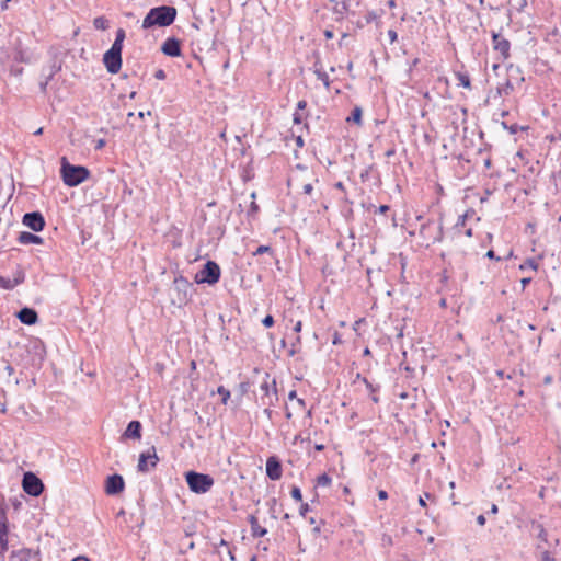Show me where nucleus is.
Masks as SVG:
<instances>
[{
  "label": "nucleus",
  "instance_id": "obj_1",
  "mask_svg": "<svg viewBox=\"0 0 561 561\" xmlns=\"http://www.w3.org/2000/svg\"><path fill=\"white\" fill-rule=\"evenodd\" d=\"M176 18V9L174 7L161 5L149 10L142 21L141 27L148 30L154 26L165 27L171 25Z\"/></svg>",
  "mask_w": 561,
  "mask_h": 561
},
{
  "label": "nucleus",
  "instance_id": "obj_2",
  "mask_svg": "<svg viewBox=\"0 0 561 561\" xmlns=\"http://www.w3.org/2000/svg\"><path fill=\"white\" fill-rule=\"evenodd\" d=\"M61 174L66 185L77 186L88 179L89 171L84 167L71 165L66 158H62Z\"/></svg>",
  "mask_w": 561,
  "mask_h": 561
},
{
  "label": "nucleus",
  "instance_id": "obj_3",
  "mask_svg": "<svg viewBox=\"0 0 561 561\" xmlns=\"http://www.w3.org/2000/svg\"><path fill=\"white\" fill-rule=\"evenodd\" d=\"M187 485L194 493H206L214 485V479L209 474L188 471L185 474Z\"/></svg>",
  "mask_w": 561,
  "mask_h": 561
},
{
  "label": "nucleus",
  "instance_id": "obj_4",
  "mask_svg": "<svg viewBox=\"0 0 561 561\" xmlns=\"http://www.w3.org/2000/svg\"><path fill=\"white\" fill-rule=\"evenodd\" d=\"M260 389L263 392L261 396L262 405L266 407L264 412L271 416L270 407L274 405V403L278 400L276 381L270 378V375L266 374L264 380L260 385Z\"/></svg>",
  "mask_w": 561,
  "mask_h": 561
},
{
  "label": "nucleus",
  "instance_id": "obj_5",
  "mask_svg": "<svg viewBox=\"0 0 561 561\" xmlns=\"http://www.w3.org/2000/svg\"><path fill=\"white\" fill-rule=\"evenodd\" d=\"M220 277V268L219 265L214 261H208L204 267L196 273L195 282L215 284L219 280Z\"/></svg>",
  "mask_w": 561,
  "mask_h": 561
},
{
  "label": "nucleus",
  "instance_id": "obj_6",
  "mask_svg": "<svg viewBox=\"0 0 561 561\" xmlns=\"http://www.w3.org/2000/svg\"><path fill=\"white\" fill-rule=\"evenodd\" d=\"M25 493L32 496H39L44 490L42 480L33 472H25L22 480Z\"/></svg>",
  "mask_w": 561,
  "mask_h": 561
},
{
  "label": "nucleus",
  "instance_id": "obj_7",
  "mask_svg": "<svg viewBox=\"0 0 561 561\" xmlns=\"http://www.w3.org/2000/svg\"><path fill=\"white\" fill-rule=\"evenodd\" d=\"M103 62L110 73H117L122 67V49L111 47L103 56Z\"/></svg>",
  "mask_w": 561,
  "mask_h": 561
},
{
  "label": "nucleus",
  "instance_id": "obj_8",
  "mask_svg": "<svg viewBox=\"0 0 561 561\" xmlns=\"http://www.w3.org/2000/svg\"><path fill=\"white\" fill-rule=\"evenodd\" d=\"M22 222L24 226L28 227L31 230H33L35 232L42 231L45 226L44 217L38 211L25 214L23 216Z\"/></svg>",
  "mask_w": 561,
  "mask_h": 561
},
{
  "label": "nucleus",
  "instance_id": "obj_9",
  "mask_svg": "<svg viewBox=\"0 0 561 561\" xmlns=\"http://www.w3.org/2000/svg\"><path fill=\"white\" fill-rule=\"evenodd\" d=\"M158 462V456L156 454V448L152 447L147 453H142L139 457L138 461V470L146 472L149 470V467L154 468Z\"/></svg>",
  "mask_w": 561,
  "mask_h": 561
},
{
  "label": "nucleus",
  "instance_id": "obj_10",
  "mask_svg": "<svg viewBox=\"0 0 561 561\" xmlns=\"http://www.w3.org/2000/svg\"><path fill=\"white\" fill-rule=\"evenodd\" d=\"M124 485L123 477L119 474H113L106 479L105 491L110 495H115L124 490Z\"/></svg>",
  "mask_w": 561,
  "mask_h": 561
},
{
  "label": "nucleus",
  "instance_id": "obj_11",
  "mask_svg": "<svg viewBox=\"0 0 561 561\" xmlns=\"http://www.w3.org/2000/svg\"><path fill=\"white\" fill-rule=\"evenodd\" d=\"M266 474L271 480H279L282 478V465L277 457L271 456L266 460Z\"/></svg>",
  "mask_w": 561,
  "mask_h": 561
},
{
  "label": "nucleus",
  "instance_id": "obj_12",
  "mask_svg": "<svg viewBox=\"0 0 561 561\" xmlns=\"http://www.w3.org/2000/svg\"><path fill=\"white\" fill-rule=\"evenodd\" d=\"M492 39H493V48L496 51H499L504 59L508 58L510 47H511L510 42L496 33H493Z\"/></svg>",
  "mask_w": 561,
  "mask_h": 561
},
{
  "label": "nucleus",
  "instance_id": "obj_13",
  "mask_svg": "<svg viewBox=\"0 0 561 561\" xmlns=\"http://www.w3.org/2000/svg\"><path fill=\"white\" fill-rule=\"evenodd\" d=\"M161 50L164 55L170 57H179L181 55L180 41L170 37L161 46Z\"/></svg>",
  "mask_w": 561,
  "mask_h": 561
},
{
  "label": "nucleus",
  "instance_id": "obj_14",
  "mask_svg": "<svg viewBox=\"0 0 561 561\" xmlns=\"http://www.w3.org/2000/svg\"><path fill=\"white\" fill-rule=\"evenodd\" d=\"M332 12L336 15L337 20H342L350 11L348 0H330Z\"/></svg>",
  "mask_w": 561,
  "mask_h": 561
},
{
  "label": "nucleus",
  "instance_id": "obj_15",
  "mask_svg": "<svg viewBox=\"0 0 561 561\" xmlns=\"http://www.w3.org/2000/svg\"><path fill=\"white\" fill-rule=\"evenodd\" d=\"M19 320L27 325L35 324L37 322V313L34 309L31 308H23L18 313Z\"/></svg>",
  "mask_w": 561,
  "mask_h": 561
},
{
  "label": "nucleus",
  "instance_id": "obj_16",
  "mask_svg": "<svg viewBox=\"0 0 561 561\" xmlns=\"http://www.w3.org/2000/svg\"><path fill=\"white\" fill-rule=\"evenodd\" d=\"M140 431H141L140 422L139 421H131L128 424L124 435L126 437H128V438L140 439V437H141Z\"/></svg>",
  "mask_w": 561,
  "mask_h": 561
},
{
  "label": "nucleus",
  "instance_id": "obj_17",
  "mask_svg": "<svg viewBox=\"0 0 561 561\" xmlns=\"http://www.w3.org/2000/svg\"><path fill=\"white\" fill-rule=\"evenodd\" d=\"M249 523L251 526V534L253 537H263L264 535L267 534V529L260 526L259 520L254 515L249 516Z\"/></svg>",
  "mask_w": 561,
  "mask_h": 561
},
{
  "label": "nucleus",
  "instance_id": "obj_18",
  "mask_svg": "<svg viewBox=\"0 0 561 561\" xmlns=\"http://www.w3.org/2000/svg\"><path fill=\"white\" fill-rule=\"evenodd\" d=\"M18 240L21 244H39L43 242V239L41 237L26 231L21 232Z\"/></svg>",
  "mask_w": 561,
  "mask_h": 561
},
{
  "label": "nucleus",
  "instance_id": "obj_19",
  "mask_svg": "<svg viewBox=\"0 0 561 561\" xmlns=\"http://www.w3.org/2000/svg\"><path fill=\"white\" fill-rule=\"evenodd\" d=\"M313 67H314V75L317 76V78L323 82L325 88H329L330 80H329L328 73L325 71H323L322 67L320 66V64L318 61L314 64Z\"/></svg>",
  "mask_w": 561,
  "mask_h": 561
},
{
  "label": "nucleus",
  "instance_id": "obj_20",
  "mask_svg": "<svg viewBox=\"0 0 561 561\" xmlns=\"http://www.w3.org/2000/svg\"><path fill=\"white\" fill-rule=\"evenodd\" d=\"M513 91H514V84H513L511 78H508L507 81L504 84H502L501 87H499V89H497L499 94L505 95V96L510 95Z\"/></svg>",
  "mask_w": 561,
  "mask_h": 561
},
{
  "label": "nucleus",
  "instance_id": "obj_21",
  "mask_svg": "<svg viewBox=\"0 0 561 561\" xmlns=\"http://www.w3.org/2000/svg\"><path fill=\"white\" fill-rule=\"evenodd\" d=\"M362 108L356 106L354 107V110L352 111V114L351 116L347 117V122H353L357 125H360L362 124Z\"/></svg>",
  "mask_w": 561,
  "mask_h": 561
},
{
  "label": "nucleus",
  "instance_id": "obj_22",
  "mask_svg": "<svg viewBox=\"0 0 561 561\" xmlns=\"http://www.w3.org/2000/svg\"><path fill=\"white\" fill-rule=\"evenodd\" d=\"M125 36H126L125 31L123 28H118L116 31V37H115V41H114L112 47L123 49V42L125 39Z\"/></svg>",
  "mask_w": 561,
  "mask_h": 561
},
{
  "label": "nucleus",
  "instance_id": "obj_23",
  "mask_svg": "<svg viewBox=\"0 0 561 561\" xmlns=\"http://www.w3.org/2000/svg\"><path fill=\"white\" fill-rule=\"evenodd\" d=\"M93 25L96 30H106L108 27V21L104 16H98L93 20Z\"/></svg>",
  "mask_w": 561,
  "mask_h": 561
},
{
  "label": "nucleus",
  "instance_id": "obj_24",
  "mask_svg": "<svg viewBox=\"0 0 561 561\" xmlns=\"http://www.w3.org/2000/svg\"><path fill=\"white\" fill-rule=\"evenodd\" d=\"M0 287L3 289H13L15 287V283L13 278L0 276Z\"/></svg>",
  "mask_w": 561,
  "mask_h": 561
},
{
  "label": "nucleus",
  "instance_id": "obj_25",
  "mask_svg": "<svg viewBox=\"0 0 561 561\" xmlns=\"http://www.w3.org/2000/svg\"><path fill=\"white\" fill-rule=\"evenodd\" d=\"M332 482V479L327 474L323 473L317 478V485L318 486H329Z\"/></svg>",
  "mask_w": 561,
  "mask_h": 561
},
{
  "label": "nucleus",
  "instance_id": "obj_26",
  "mask_svg": "<svg viewBox=\"0 0 561 561\" xmlns=\"http://www.w3.org/2000/svg\"><path fill=\"white\" fill-rule=\"evenodd\" d=\"M9 534V525L8 518L5 520L0 522V537L2 540H8L7 536Z\"/></svg>",
  "mask_w": 561,
  "mask_h": 561
},
{
  "label": "nucleus",
  "instance_id": "obj_27",
  "mask_svg": "<svg viewBox=\"0 0 561 561\" xmlns=\"http://www.w3.org/2000/svg\"><path fill=\"white\" fill-rule=\"evenodd\" d=\"M535 527L538 531V538L547 543L548 542L547 531L543 528V526L541 524H537Z\"/></svg>",
  "mask_w": 561,
  "mask_h": 561
},
{
  "label": "nucleus",
  "instance_id": "obj_28",
  "mask_svg": "<svg viewBox=\"0 0 561 561\" xmlns=\"http://www.w3.org/2000/svg\"><path fill=\"white\" fill-rule=\"evenodd\" d=\"M457 78L462 87L468 88V89L471 87L470 79L467 75L459 72V73H457Z\"/></svg>",
  "mask_w": 561,
  "mask_h": 561
},
{
  "label": "nucleus",
  "instance_id": "obj_29",
  "mask_svg": "<svg viewBox=\"0 0 561 561\" xmlns=\"http://www.w3.org/2000/svg\"><path fill=\"white\" fill-rule=\"evenodd\" d=\"M217 392L222 397V403L226 404L228 399L230 398V391L227 390L224 386H220L218 387Z\"/></svg>",
  "mask_w": 561,
  "mask_h": 561
},
{
  "label": "nucleus",
  "instance_id": "obj_30",
  "mask_svg": "<svg viewBox=\"0 0 561 561\" xmlns=\"http://www.w3.org/2000/svg\"><path fill=\"white\" fill-rule=\"evenodd\" d=\"M537 267H538L537 263L531 259L527 260L519 266L520 270L531 268L534 271H536Z\"/></svg>",
  "mask_w": 561,
  "mask_h": 561
},
{
  "label": "nucleus",
  "instance_id": "obj_31",
  "mask_svg": "<svg viewBox=\"0 0 561 561\" xmlns=\"http://www.w3.org/2000/svg\"><path fill=\"white\" fill-rule=\"evenodd\" d=\"M290 494H291V497L294 500H296L297 502H301L302 501V494H301V491H300V489L298 486H294L291 489Z\"/></svg>",
  "mask_w": 561,
  "mask_h": 561
},
{
  "label": "nucleus",
  "instance_id": "obj_32",
  "mask_svg": "<svg viewBox=\"0 0 561 561\" xmlns=\"http://www.w3.org/2000/svg\"><path fill=\"white\" fill-rule=\"evenodd\" d=\"M502 126L504 129L508 130L511 135H515L519 130V126L516 124L507 125L505 122H502Z\"/></svg>",
  "mask_w": 561,
  "mask_h": 561
},
{
  "label": "nucleus",
  "instance_id": "obj_33",
  "mask_svg": "<svg viewBox=\"0 0 561 561\" xmlns=\"http://www.w3.org/2000/svg\"><path fill=\"white\" fill-rule=\"evenodd\" d=\"M13 280L15 283V286L21 284L23 280H24V272L22 270H18L15 273H14V277H13Z\"/></svg>",
  "mask_w": 561,
  "mask_h": 561
},
{
  "label": "nucleus",
  "instance_id": "obj_34",
  "mask_svg": "<svg viewBox=\"0 0 561 561\" xmlns=\"http://www.w3.org/2000/svg\"><path fill=\"white\" fill-rule=\"evenodd\" d=\"M262 323L266 328H271L274 324V318L271 314H267L263 320Z\"/></svg>",
  "mask_w": 561,
  "mask_h": 561
},
{
  "label": "nucleus",
  "instance_id": "obj_35",
  "mask_svg": "<svg viewBox=\"0 0 561 561\" xmlns=\"http://www.w3.org/2000/svg\"><path fill=\"white\" fill-rule=\"evenodd\" d=\"M296 411H302L305 409V401L302 399H296V403L293 407Z\"/></svg>",
  "mask_w": 561,
  "mask_h": 561
},
{
  "label": "nucleus",
  "instance_id": "obj_36",
  "mask_svg": "<svg viewBox=\"0 0 561 561\" xmlns=\"http://www.w3.org/2000/svg\"><path fill=\"white\" fill-rule=\"evenodd\" d=\"M301 188H302V193L307 194V195H310L313 191V186L311 183L304 184Z\"/></svg>",
  "mask_w": 561,
  "mask_h": 561
},
{
  "label": "nucleus",
  "instance_id": "obj_37",
  "mask_svg": "<svg viewBox=\"0 0 561 561\" xmlns=\"http://www.w3.org/2000/svg\"><path fill=\"white\" fill-rule=\"evenodd\" d=\"M271 251V248L267 245H260L256 251L253 253L254 255L263 254L265 252Z\"/></svg>",
  "mask_w": 561,
  "mask_h": 561
},
{
  "label": "nucleus",
  "instance_id": "obj_38",
  "mask_svg": "<svg viewBox=\"0 0 561 561\" xmlns=\"http://www.w3.org/2000/svg\"><path fill=\"white\" fill-rule=\"evenodd\" d=\"M541 561H554V558L550 554L549 551H543L541 553Z\"/></svg>",
  "mask_w": 561,
  "mask_h": 561
},
{
  "label": "nucleus",
  "instance_id": "obj_39",
  "mask_svg": "<svg viewBox=\"0 0 561 561\" xmlns=\"http://www.w3.org/2000/svg\"><path fill=\"white\" fill-rule=\"evenodd\" d=\"M388 36H389V39H390L391 44H393L398 39V34L393 30H389L388 31Z\"/></svg>",
  "mask_w": 561,
  "mask_h": 561
},
{
  "label": "nucleus",
  "instance_id": "obj_40",
  "mask_svg": "<svg viewBox=\"0 0 561 561\" xmlns=\"http://www.w3.org/2000/svg\"><path fill=\"white\" fill-rule=\"evenodd\" d=\"M302 121H304V115L300 112L297 111L294 114V123L295 124H300Z\"/></svg>",
  "mask_w": 561,
  "mask_h": 561
},
{
  "label": "nucleus",
  "instance_id": "obj_41",
  "mask_svg": "<svg viewBox=\"0 0 561 561\" xmlns=\"http://www.w3.org/2000/svg\"><path fill=\"white\" fill-rule=\"evenodd\" d=\"M105 146V140L104 139H98L95 141V150H101L103 147Z\"/></svg>",
  "mask_w": 561,
  "mask_h": 561
},
{
  "label": "nucleus",
  "instance_id": "obj_42",
  "mask_svg": "<svg viewBox=\"0 0 561 561\" xmlns=\"http://www.w3.org/2000/svg\"><path fill=\"white\" fill-rule=\"evenodd\" d=\"M154 77L159 80L165 79V72L162 69L156 71Z\"/></svg>",
  "mask_w": 561,
  "mask_h": 561
},
{
  "label": "nucleus",
  "instance_id": "obj_43",
  "mask_svg": "<svg viewBox=\"0 0 561 561\" xmlns=\"http://www.w3.org/2000/svg\"><path fill=\"white\" fill-rule=\"evenodd\" d=\"M308 511H309V505L308 504H302L300 506L299 513H300V515L305 516Z\"/></svg>",
  "mask_w": 561,
  "mask_h": 561
},
{
  "label": "nucleus",
  "instance_id": "obj_44",
  "mask_svg": "<svg viewBox=\"0 0 561 561\" xmlns=\"http://www.w3.org/2000/svg\"><path fill=\"white\" fill-rule=\"evenodd\" d=\"M378 497H379V500H387L388 493L385 490H380V491H378Z\"/></svg>",
  "mask_w": 561,
  "mask_h": 561
},
{
  "label": "nucleus",
  "instance_id": "obj_45",
  "mask_svg": "<svg viewBox=\"0 0 561 561\" xmlns=\"http://www.w3.org/2000/svg\"><path fill=\"white\" fill-rule=\"evenodd\" d=\"M477 523L480 525V526H483L485 524V517L484 515H479L477 517Z\"/></svg>",
  "mask_w": 561,
  "mask_h": 561
},
{
  "label": "nucleus",
  "instance_id": "obj_46",
  "mask_svg": "<svg viewBox=\"0 0 561 561\" xmlns=\"http://www.w3.org/2000/svg\"><path fill=\"white\" fill-rule=\"evenodd\" d=\"M531 278L530 277H525L520 280V284H522V287L523 289L530 283Z\"/></svg>",
  "mask_w": 561,
  "mask_h": 561
},
{
  "label": "nucleus",
  "instance_id": "obj_47",
  "mask_svg": "<svg viewBox=\"0 0 561 561\" xmlns=\"http://www.w3.org/2000/svg\"><path fill=\"white\" fill-rule=\"evenodd\" d=\"M306 106H307V102H306V101H304V100H301V101H299V102H298V104H297V110H305V108H306Z\"/></svg>",
  "mask_w": 561,
  "mask_h": 561
},
{
  "label": "nucleus",
  "instance_id": "obj_48",
  "mask_svg": "<svg viewBox=\"0 0 561 561\" xmlns=\"http://www.w3.org/2000/svg\"><path fill=\"white\" fill-rule=\"evenodd\" d=\"M301 328H302L301 321H297L295 327H294V331L299 333L301 331Z\"/></svg>",
  "mask_w": 561,
  "mask_h": 561
},
{
  "label": "nucleus",
  "instance_id": "obj_49",
  "mask_svg": "<svg viewBox=\"0 0 561 561\" xmlns=\"http://www.w3.org/2000/svg\"><path fill=\"white\" fill-rule=\"evenodd\" d=\"M71 561H89V559L84 556H78L73 558Z\"/></svg>",
  "mask_w": 561,
  "mask_h": 561
},
{
  "label": "nucleus",
  "instance_id": "obj_50",
  "mask_svg": "<svg viewBox=\"0 0 561 561\" xmlns=\"http://www.w3.org/2000/svg\"><path fill=\"white\" fill-rule=\"evenodd\" d=\"M288 399H289L290 401L298 399V398H297V396H296V391H295V390H293V391H290V392H289V394H288Z\"/></svg>",
  "mask_w": 561,
  "mask_h": 561
},
{
  "label": "nucleus",
  "instance_id": "obj_51",
  "mask_svg": "<svg viewBox=\"0 0 561 561\" xmlns=\"http://www.w3.org/2000/svg\"><path fill=\"white\" fill-rule=\"evenodd\" d=\"M5 519H7V514H5L4 510H2L0 507V522L5 520Z\"/></svg>",
  "mask_w": 561,
  "mask_h": 561
},
{
  "label": "nucleus",
  "instance_id": "obj_52",
  "mask_svg": "<svg viewBox=\"0 0 561 561\" xmlns=\"http://www.w3.org/2000/svg\"><path fill=\"white\" fill-rule=\"evenodd\" d=\"M11 0H3V2L1 3V9L2 10H7L8 9V3L10 2Z\"/></svg>",
  "mask_w": 561,
  "mask_h": 561
},
{
  "label": "nucleus",
  "instance_id": "obj_53",
  "mask_svg": "<svg viewBox=\"0 0 561 561\" xmlns=\"http://www.w3.org/2000/svg\"><path fill=\"white\" fill-rule=\"evenodd\" d=\"M388 209H389V206H387V205H381L379 207V211L382 213V214L386 213Z\"/></svg>",
  "mask_w": 561,
  "mask_h": 561
},
{
  "label": "nucleus",
  "instance_id": "obj_54",
  "mask_svg": "<svg viewBox=\"0 0 561 561\" xmlns=\"http://www.w3.org/2000/svg\"><path fill=\"white\" fill-rule=\"evenodd\" d=\"M419 504H420L421 506H423V507H425V506H426V502H425V500H424V497H423V496H420V497H419Z\"/></svg>",
  "mask_w": 561,
  "mask_h": 561
},
{
  "label": "nucleus",
  "instance_id": "obj_55",
  "mask_svg": "<svg viewBox=\"0 0 561 561\" xmlns=\"http://www.w3.org/2000/svg\"><path fill=\"white\" fill-rule=\"evenodd\" d=\"M175 284L180 285V284H184V285H187V282L184 279V278H179V279H175Z\"/></svg>",
  "mask_w": 561,
  "mask_h": 561
},
{
  "label": "nucleus",
  "instance_id": "obj_56",
  "mask_svg": "<svg viewBox=\"0 0 561 561\" xmlns=\"http://www.w3.org/2000/svg\"><path fill=\"white\" fill-rule=\"evenodd\" d=\"M324 35H325V37H327V38H332V37H333V32H332V31H328V30H327V31L324 32Z\"/></svg>",
  "mask_w": 561,
  "mask_h": 561
},
{
  "label": "nucleus",
  "instance_id": "obj_57",
  "mask_svg": "<svg viewBox=\"0 0 561 561\" xmlns=\"http://www.w3.org/2000/svg\"><path fill=\"white\" fill-rule=\"evenodd\" d=\"M486 256L490 259H494L495 257L494 251H492V250L488 251Z\"/></svg>",
  "mask_w": 561,
  "mask_h": 561
},
{
  "label": "nucleus",
  "instance_id": "obj_58",
  "mask_svg": "<svg viewBox=\"0 0 561 561\" xmlns=\"http://www.w3.org/2000/svg\"><path fill=\"white\" fill-rule=\"evenodd\" d=\"M286 417H287V419H291V417H293V413H291V411L289 410V408H286Z\"/></svg>",
  "mask_w": 561,
  "mask_h": 561
},
{
  "label": "nucleus",
  "instance_id": "obj_59",
  "mask_svg": "<svg viewBox=\"0 0 561 561\" xmlns=\"http://www.w3.org/2000/svg\"><path fill=\"white\" fill-rule=\"evenodd\" d=\"M335 187H336V188H339V190H344V185H343V183H342V182H337V183L335 184Z\"/></svg>",
  "mask_w": 561,
  "mask_h": 561
},
{
  "label": "nucleus",
  "instance_id": "obj_60",
  "mask_svg": "<svg viewBox=\"0 0 561 561\" xmlns=\"http://www.w3.org/2000/svg\"><path fill=\"white\" fill-rule=\"evenodd\" d=\"M491 513H493V514L497 513V506L495 504L492 505Z\"/></svg>",
  "mask_w": 561,
  "mask_h": 561
},
{
  "label": "nucleus",
  "instance_id": "obj_61",
  "mask_svg": "<svg viewBox=\"0 0 561 561\" xmlns=\"http://www.w3.org/2000/svg\"><path fill=\"white\" fill-rule=\"evenodd\" d=\"M388 5H389L390 8H394V7H396V1H394V0H389V1H388Z\"/></svg>",
  "mask_w": 561,
  "mask_h": 561
},
{
  "label": "nucleus",
  "instance_id": "obj_62",
  "mask_svg": "<svg viewBox=\"0 0 561 561\" xmlns=\"http://www.w3.org/2000/svg\"><path fill=\"white\" fill-rule=\"evenodd\" d=\"M323 448H324V446H323V445H321V444H320V445H316V449H317V450H322Z\"/></svg>",
  "mask_w": 561,
  "mask_h": 561
},
{
  "label": "nucleus",
  "instance_id": "obj_63",
  "mask_svg": "<svg viewBox=\"0 0 561 561\" xmlns=\"http://www.w3.org/2000/svg\"><path fill=\"white\" fill-rule=\"evenodd\" d=\"M368 16H369V18L367 19V21L369 22V21H370V19L375 18L376 15H375V13H374V12H371V13H369V14H368Z\"/></svg>",
  "mask_w": 561,
  "mask_h": 561
},
{
  "label": "nucleus",
  "instance_id": "obj_64",
  "mask_svg": "<svg viewBox=\"0 0 561 561\" xmlns=\"http://www.w3.org/2000/svg\"><path fill=\"white\" fill-rule=\"evenodd\" d=\"M43 133V128H38L36 131H35V135H41Z\"/></svg>",
  "mask_w": 561,
  "mask_h": 561
}]
</instances>
